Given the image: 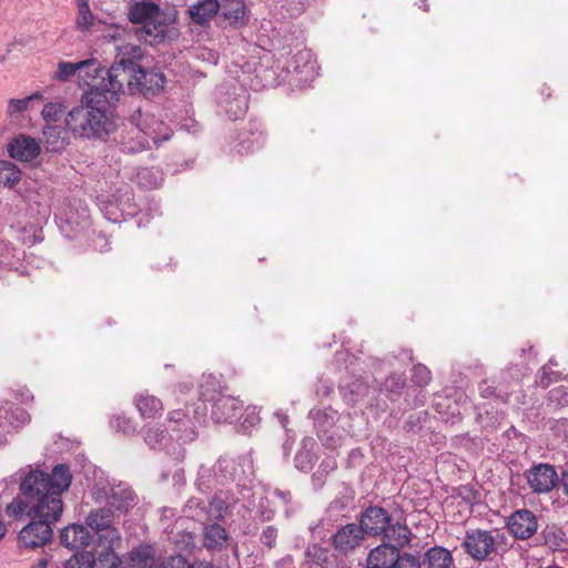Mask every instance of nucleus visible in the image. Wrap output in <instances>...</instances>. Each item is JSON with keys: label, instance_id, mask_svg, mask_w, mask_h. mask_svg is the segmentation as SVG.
Returning a JSON list of instances; mask_svg holds the SVG:
<instances>
[{"label": "nucleus", "instance_id": "ea45409f", "mask_svg": "<svg viewBox=\"0 0 568 568\" xmlns=\"http://www.w3.org/2000/svg\"><path fill=\"white\" fill-rule=\"evenodd\" d=\"M42 100V94L36 92L24 99H11L8 103V114L14 116L29 109L32 102Z\"/></svg>", "mask_w": 568, "mask_h": 568}, {"label": "nucleus", "instance_id": "5fc2aeb1", "mask_svg": "<svg viewBox=\"0 0 568 568\" xmlns=\"http://www.w3.org/2000/svg\"><path fill=\"white\" fill-rule=\"evenodd\" d=\"M405 386V379L402 376H396L387 379L386 387L392 392L395 389H400Z\"/></svg>", "mask_w": 568, "mask_h": 568}, {"label": "nucleus", "instance_id": "e2e57ef3", "mask_svg": "<svg viewBox=\"0 0 568 568\" xmlns=\"http://www.w3.org/2000/svg\"><path fill=\"white\" fill-rule=\"evenodd\" d=\"M258 416L255 414L247 415L246 420H248L250 425H255L258 422Z\"/></svg>", "mask_w": 568, "mask_h": 568}, {"label": "nucleus", "instance_id": "9d476101", "mask_svg": "<svg viewBox=\"0 0 568 568\" xmlns=\"http://www.w3.org/2000/svg\"><path fill=\"white\" fill-rule=\"evenodd\" d=\"M136 504V495L128 483L113 484L109 493V516L126 514Z\"/></svg>", "mask_w": 568, "mask_h": 568}, {"label": "nucleus", "instance_id": "4d7b16f0", "mask_svg": "<svg viewBox=\"0 0 568 568\" xmlns=\"http://www.w3.org/2000/svg\"><path fill=\"white\" fill-rule=\"evenodd\" d=\"M559 483L561 484L564 494L568 497V466L562 469L559 476Z\"/></svg>", "mask_w": 568, "mask_h": 568}, {"label": "nucleus", "instance_id": "9b49d317", "mask_svg": "<svg viewBox=\"0 0 568 568\" xmlns=\"http://www.w3.org/2000/svg\"><path fill=\"white\" fill-rule=\"evenodd\" d=\"M310 416L314 420V426L317 429V435L323 444L327 447H335L338 439L335 438L334 433L329 430L335 426L338 414L333 408L312 409Z\"/></svg>", "mask_w": 568, "mask_h": 568}, {"label": "nucleus", "instance_id": "a18cd8bd", "mask_svg": "<svg viewBox=\"0 0 568 568\" xmlns=\"http://www.w3.org/2000/svg\"><path fill=\"white\" fill-rule=\"evenodd\" d=\"M63 112L64 106L61 103L50 102L43 106L41 114L45 121L55 122L62 116Z\"/></svg>", "mask_w": 568, "mask_h": 568}, {"label": "nucleus", "instance_id": "c85d7f7f", "mask_svg": "<svg viewBox=\"0 0 568 568\" xmlns=\"http://www.w3.org/2000/svg\"><path fill=\"white\" fill-rule=\"evenodd\" d=\"M160 7L151 1H138L130 7L129 19L133 23L144 24L160 11Z\"/></svg>", "mask_w": 568, "mask_h": 568}, {"label": "nucleus", "instance_id": "4be33fe9", "mask_svg": "<svg viewBox=\"0 0 568 568\" xmlns=\"http://www.w3.org/2000/svg\"><path fill=\"white\" fill-rule=\"evenodd\" d=\"M398 551L399 549L390 544H382L368 552L366 566L367 568H392Z\"/></svg>", "mask_w": 568, "mask_h": 568}, {"label": "nucleus", "instance_id": "2eb2a0df", "mask_svg": "<svg viewBox=\"0 0 568 568\" xmlns=\"http://www.w3.org/2000/svg\"><path fill=\"white\" fill-rule=\"evenodd\" d=\"M133 84L145 97H153L164 89L165 75L158 70L145 71L139 67L133 72Z\"/></svg>", "mask_w": 568, "mask_h": 568}, {"label": "nucleus", "instance_id": "e433bc0d", "mask_svg": "<svg viewBox=\"0 0 568 568\" xmlns=\"http://www.w3.org/2000/svg\"><path fill=\"white\" fill-rule=\"evenodd\" d=\"M301 445V449L295 455V465L301 470H307L313 464L312 450L315 446V440L313 438H304Z\"/></svg>", "mask_w": 568, "mask_h": 568}, {"label": "nucleus", "instance_id": "20e7f679", "mask_svg": "<svg viewBox=\"0 0 568 568\" xmlns=\"http://www.w3.org/2000/svg\"><path fill=\"white\" fill-rule=\"evenodd\" d=\"M200 394L203 402L212 404L211 418L214 423H232L243 408L239 398L222 393L221 384L213 375L204 377Z\"/></svg>", "mask_w": 568, "mask_h": 568}, {"label": "nucleus", "instance_id": "c03bdc74", "mask_svg": "<svg viewBox=\"0 0 568 568\" xmlns=\"http://www.w3.org/2000/svg\"><path fill=\"white\" fill-rule=\"evenodd\" d=\"M432 379L430 371L423 364H417L413 367L412 382L419 386L425 387Z\"/></svg>", "mask_w": 568, "mask_h": 568}, {"label": "nucleus", "instance_id": "69168bd1", "mask_svg": "<svg viewBox=\"0 0 568 568\" xmlns=\"http://www.w3.org/2000/svg\"><path fill=\"white\" fill-rule=\"evenodd\" d=\"M45 567H47V560L41 559V560L38 562V565H37V567H36V568H45Z\"/></svg>", "mask_w": 568, "mask_h": 568}, {"label": "nucleus", "instance_id": "a19ab883", "mask_svg": "<svg viewBox=\"0 0 568 568\" xmlns=\"http://www.w3.org/2000/svg\"><path fill=\"white\" fill-rule=\"evenodd\" d=\"M97 557L91 551L73 555L65 564V568H95Z\"/></svg>", "mask_w": 568, "mask_h": 568}, {"label": "nucleus", "instance_id": "864d4df0", "mask_svg": "<svg viewBox=\"0 0 568 568\" xmlns=\"http://www.w3.org/2000/svg\"><path fill=\"white\" fill-rule=\"evenodd\" d=\"M121 32L125 33L129 38L132 36L131 32H125V30L115 24H109L108 37L113 39L115 42L121 39Z\"/></svg>", "mask_w": 568, "mask_h": 568}, {"label": "nucleus", "instance_id": "37998d69", "mask_svg": "<svg viewBox=\"0 0 568 568\" xmlns=\"http://www.w3.org/2000/svg\"><path fill=\"white\" fill-rule=\"evenodd\" d=\"M185 511L189 516L197 520H204L207 517L206 505L197 498H191L187 500Z\"/></svg>", "mask_w": 568, "mask_h": 568}, {"label": "nucleus", "instance_id": "09e8293b", "mask_svg": "<svg viewBox=\"0 0 568 568\" xmlns=\"http://www.w3.org/2000/svg\"><path fill=\"white\" fill-rule=\"evenodd\" d=\"M557 379V374L550 369L549 365H544L538 375V383L542 387H548L554 381Z\"/></svg>", "mask_w": 568, "mask_h": 568}, {"label": "nucleus", "instance_id": "13d9d810", "mask_svg": "<svg viewBox=\"0 0 568 568\" xmlns=\"http://www.w3.org/2000/svg\"><path fill=\"white\" fill-rule=\"evenodd\" d=\"M187 568H214V567L210 562L200 561V562H194L193 565L189 566Z\"/></svg>", "mask_w": 568, "mask_h": 568}, {"label": "nucleus", "instance_id": "6e6552de", "mask_svg": "<svg viewBox=\"0 0 568 568\" xmlns=\"http://www.w3.org/2000/svg\"><path fill=\"white\" fill-rule=\"evenodd\" d=\"M217 103L230 120H236L247 110V92L242 87L224 85L219 92Z\"/></svg>", "mask_w": 568, "mask_h": 568}, {"label": "nucleus", "instance_id": "dca6fc26", "mask_svg": "<svg viewBox=\"0 0 568 568\" xmlns=\"http://www.w3.org/2000/svg\"><path fill=\"white\" fill-rule=\"evenodd\" d=\"M164 425L176 440L191 442L195 438L194 425L182 409L170 412Z\"/></svg>", "mask_w": 568, "mask_h": 568}, {"label": "nucleus", "instance_id": "5701e85b", "mask_svg": "<svg viewBox=\"0 0 568 568\" xmlns=\"http://www.w3.org/2000/svg\"><path fill=\"white\" fill-rule=\"evenodd\" d=\"M220 10L217 0H201L189 6L187 13L192 22L196 24H205L214 18Z\"/></svg>", "mask_w": 568, "mask_h": 568}, {"label": "nucleus", "instance_id": "f704fd0d", "mask_svg": "<svg viewBox=\"0 0 568 568\" xmlns=\"http://www.w3.org/2000/svg\"><path fill=\"white\" fill-rule=\"evenodd\" d=\"M87 64L90 65L91 63L83 62V60L79 62L60 61L57 65V71L53 74V79L57 81L67 82L75 74H78L79 79L81 69Z\"/></svg>", "mask_w": 568, "mask_h": 568}, {"label": "nucleus", "instance_id": "7c9ffc66", "mask_svg": "<svg viewBox=\"0 0 568 568\" xmlns=\"http://www.w3.org/2000/svg\"><path fill=\"white\" fill-rule=\"evenodd\" d=\"M214 466L223 485L230 480L236 479L240 476L239 466H241V464L234 458L222 456L217 459Z\"/></svg>", "mask_w": 568, "mask_h": 568}, {"label": "nucleus", "instance_id": "6ab92c4d", "mask_svg": "<svg viewBox=\"0 0 568 568\" xmlns=\"http://www.w3.org/2000/svg\"><path fill=\"white\" fill-rule=\"evenodd\" d=\"M8 152L13 159L28 162L40 154V145L36 139L21 134L8 144Z\"/></svg>", "mask_w": 568, "mask_h": 568}, {"label": "nucleus", "instance_id": "cd10ccee", "mask_svg": "<svg viewBox=\"0 0 568 568\" xmlns=\"http://www.w3.org/2000/svg\"><path fill=\"white\" fill-rule=\"evenodd\" d=\"M384 537L397 549L407 546L410 542L412 531L406 524L396 521L389 523L383 532Z\"/></svg>", "mask_w": 568, "mask_h": 568}, {"label": "nucleus", "instance_id": "a211bd4d", "mask_svg": "<svg viewBox=\"0 0 568 568\" xmlns=\"http://www.w3.org/2000/svg\"><path fill=\"white\" fill-rule=\"evenodd\" d=\"M60 541L65 548L79 549L94 544V535L84 526L72 524L62 529Z\"/></svg>", "mask_w": 568, "mask_h": 568}, {"label": "nucleus", "instance_id": "052dcab7", "mask_svg": "<svg viewBox=\"0 0 568 568\" xmlns=\"http://www.w3.org/2000/svg\"><path fill=\"white\" fill-rule=\"evenodd\" d=\"M273 516H274V511L273 510L263 511L261 514V517H262L263 520H272Z\"/></svg>", "mask_w": 568, "mask_h": 568}, {"label": "nucleus", "instance_id": "423d86ee", "mask_svg": "<svg viewBox=\"0 0 568 568\" xmlns=\"http://www.w3.org/2000/svg\"><path fill=\"white\" fill-rule=\"evenodd\" d=\"M130 135L126 139L122 133L115 132L113 140L122 145L124 152L136 153L150 149V140L158 148L160 142L171 138L172 131L162 121L151 118L145 119L142 126L131 129Z\"/></svg>", "mask_w": 568, "mask_h": 568}, {"label": "nucleus", "instance_id": "8fccbe9b", "mask_svg": "<svg viewBox=\"0 0 568 568\" xmlns=\"http://www.w3.org/2000/svg\"><path fill=\"white\" fill-rule=\"evenodd\" d=\"M277 538V529L274 526H267L261 534V542L268 548L275 546Z\"/></svg>", "mask_w": 568, "mask_h": 568}, {"label": "nucleus", "instance_id": "2f4dec72", "mask_svg": "<svg viewBox=\"0 0 568 568\" xmlns=\"http://www.w3.org/2000/svg\"><path fill=\"white\" fill-rule=\"evenodd\" d=\"M163 180V173L159 168H142L136 173V182L144 189H156Z\"/></svg>", "mask_w": 568, "mask_h": 568}, {"label": "nucleus", "instance_id": "ddd939ff", "mask_svg": "<svg viewBox=\"0 0 568 568\" xmlns=\"http://www.w3.org/2000/svg\"><path fill=\"white\" fill-rule=\"evenodd\" d=\"M112 560L110 568H162L156 567L153 558V549L150 546L139 547L128 554L124 566L123 561L116 555L109 551V561Z\"/></svg>", "mask_w": 568, "mask_h": 568}, {"label": "nucleus", "instance_id": "f03ea898", "mask_svg": "<svg viewBox=\"0 0 568 568\" xmlns=\"http://www.w3.org/2000/svg\"><path fill=\"white\" fill-rule=\"evenodd\" d=\"M79 84L89 90L82 101L84 105L73 108L65 119L67 126L80 136H101L106 132V69L95 58L83 60Z\"/></svg>", "mask_w": 568, "mask_h": 568}, {"label": "nucleus", "instance_id": "412c9836", "mask_svg": "<svg viewBox=\"0 0 568 568\" xmlns=\"http://www.w3.org/2000/svg\"><path fill=\"white\" fill-rule=\"evenodd\" d=\"M454 558L452 552L442 546H434L427 549L420 558V568H453Z\"/></svg>", "mask_w": 568, "mask_h": 568}, {"label": "nucleus", "instance_id": "49530a36", "mask_svg": "<svg viewBox=\"0 0 568 568\" xmlns=\"http://www.w3.org/2000/svg\"><path fill=\"white\" fill-rule=\"evenodd\" d=\"M232 8L224 12L229 20L239 21L245 16V6L243 2L236 0L231 3Z\"/></svg>", "mask_w": 568, "mask_h": 568}, {"label": "nucleus", "instance_id": "6e6d98bb", "mask_svg": "<svg viewBox=\"0 0 568 568\" xmlns=\"http://www.w3.org/2000/svg\"><path fill=\"white\" fill-rule=\"evenodd\" d=\"M479 392L481 397L488 398L495 395V387L487 385L486 382H483L479 386Z\"/></svg>", "mask_w": 568, "mask_h": 568}, {"label": "nucleus", "instance_id": "393cba45", "mask_svg": "<svg viewBox=\"0 0 568 568\" xmlns=\"http://www.w3.org/2000/svg\"><path fill=\"white\" fill-rule=\"evenodd\" d=\"M544 545L551 551H568V535L558 525H548L541 532Z\"/></svg>", "mask_w": 568, "mask_h": 568}, {"label": "nucleus", "instance_id": "603ef678", "mask_svg": "<svg viewBox=\"0 0 568 568\" xmlns=\"http://www.w3.org/2000/svg\"><path fill=\"white\" fill-rule=\"evenodd\" d=\"M274 495L281 500L283 506L286 507L285 508L286 515L290 516L294 511V508L290 505V503H291L290 493L276 489L274 491Z\"/></svg>", "mask_w": 568, "mask_h": 568}, {"label": "nucleus", "instance_id": "4468645a", "mask_svg": "<svg viewBox=\"0 0 568 568\" xmlns=\"http://www.w3.org/2000/svg\"><path fill=\"white\" fill-rule=\"evenodd\" d=\"M507 528L517 539L525 540L537 531V518L535 514L528 509L516 510L509 516Z\"/></svg>", "mask_w": 568, "mask_h": 568}, {"label": "nucleus", "instance_id": "7ed1b4c3", "mask_svg": "<svg viewBox=\"0 0 568 568\" xmlns=\"http://www.w3.org/2000/svg\"><path fill=\"white\" fill-rule=\"evenodd\" d=\"M114 50V60L109 67V93L123 91L124 83L132 88L133 72L144 55L142 48L131 42L116 43Z\"/></svg>", "mask_w": 568, "mask_h": 568}, {"label": "nucleus", "instance_id": "f3484780", "mask_svg": "<svg viewBox=\"0 0 568 568\" xmlns=\"http://www.w3.org/2000/svg\"><path fill=\"white\" fill-rule=\"evenodd\" d=\"M364 538V532L356 524H347L341 527L333 536L335 549L346 554L359 546Z\"/></svg>", "mask_w": 568, "mask_h": 568}, {"label": "nucleus", "instance_id": "c756f323", "mask_svg": "<svg viewBox=\"0 0 568 568\" xmlns=\"http://www.w3.org/2000/svg\"><path fill=\"white\" fill-rule=\"evenodd\" d=\"M306 568H327L329 561V549L317 545H308L304 551Z\"/></svg>", "mask_w": 568, "mask_h": 568}, {"label": "nucleus", "instance_id": "1a4fd4ad", "mask_svg": "<svg viewBox=\"0 0 568 568\" xmlns=\"http://www.w3.org/2000/svg\"><path fill=\"white\" fill-rule=\"evenodd\" d=\"M171 21V18L160 10L158 14L148 20L141 28L134 29L133 36L152 45L162 43L169 37Z\"/></svg>", "mask_w": 568, "mask_h": 568}, {"label": "nucleus", "instance_id": "58836bf2", "mask_svg": "<svg viewBox=\"0 0 568 568\" xmlns=\"http://www.w3.org/2000/svg\"><path fill=\"white\" fill-rule=\"evenodd\" d=\"M21 180V172L13 163L0 161V184L12 187Z\"/></svg>", "mask_w": 568, "mask_h": 568}, {"label": "nucleus", "instance_id": "0eeeda50", "mask_svg": "<svg viewBox=\"0 0 568 568\" xmlns=\"http://www.w3.org/2000/svg\"><path fill=\"white\" fill-rule=\"evenodd\" d=\"M525 478L531 491L538 495L550 493L559 483L556 468L546 463L531 466L525 473Z\"/></svg>", "mask_w": 568, "mask_h": 568}, {"label": "nucleus", "instance_id": "72a5a7b5", "mask_svg": "<svg viewBox=\"0 0 568 568\" xmlns=\"http://www.w3.org/2000/svg\"><path fill=\"white\" fill-rule=\"evenodd\" d=\"M62 129L47 125L43 129L44 145L49 152H59L64 149L65 139L61 135Z\"/></svg>", "mask_w": 568, "mask_h": 568}, {"label": "nucleus", "instance_id": "f257e3e1", "mask_svg": "<svg viewBox=\"0 0 568 568\" xmlns=\"http://www.w3.org/2000/svg\"><path fill=\"white\" fill-rule=\"evenodd\" d=\"M72 474L69 466L57 465L51 474L30 470L20 483V496L7 505L9 517L31 518L19 534V541L24 548L44 546L52 538L51 524L58 521L63 511L61 495L69 489Z\"/></svg>", "mask_w": 568, "mask_h": 568}, {"label": "nucleus", "instance_id": "473e14b6", "mask_svg": "<svg viewBox=\"0 0 568 568\" xmlns=\"http://www.w3.org/2000/svg\"><path fill=\"white\" fill-rule=\"evenodd\" d=\"M196 485L201 491H206L216 485H223L215 466L202 465L197 473Z\"/></svg>", "mask_w": 568, "mask_h": 568}, {"label": "nucleus", "instance_id": "bb28decb", "mask_svg": "<svg viewBox=\"0 0 568 568\" xmlns=\"http://www.w3.org/2000/svg\"><path fill=\"white\" fill-rule=\"evenodd\" d=\"M143 437L144 442L153 449L164 448L172 439H175L164 424L146 427Z\"/></svg>", "mask_w": 568, "mask_h": 568}, {"label": "nucleus", "instance_id": "680f3d73", "mask_svg": "<svg viewBox=\"0 0 568 568\" xmlns=\"http://www.w3.org/2000/svg\"><path fill=\"white\" fill-rule=\"evenodd\" d=\"M215 504H217V506H216V509H217V511H219L217 517H220V516H221V511H222V509H223L222 501H220V500H217V499H215V498H214V499L211 501V506H213V505H215Z\"/></svg>", "mask_w": 568, "mask_h": 568}, {"label": "nucleus", "instance_id": "b1692460", "mask_svg": "<svg viewBox=\"0 0 568 568\" xmlns=\"http://www.w3.org/2000/svg\"><path fill=\"white\" fill-rule=\"evenodd\" d=\"M134 405L143 418H155L163 410V403L148 390L134 396Z\"/></svg>", "mask_w": 568, "mask_h": 568}, {"label": "nucleus", "instance_id": "774afa93", "mask_svg": "<svg viewBox=\"0 0 568 568\" xmlns=\"http://www.w3.org/2000/svg\"><path fill=\"white\" fill-rule=\"evenodd\" d=\"M540 568H561V567H559L556 564H552V565H549V566H546V567H540Z\"/></svg>", "mask_w": 568, "mask_h": 568}, {"label": "nucleus", "instance_id": "338daca9", "mask_svg": "<svg viewBox=\"0 0 568 568\" xmlns=\"http://www.w3.org/2000/svg\"><path fill=\"white\" fill-rule=\"evenodd\" d=\"M32 398V395L29 394V392H27L26 395H23V399L22 400H29Z\"/></svg>", "mask_w": 568, "mask_h": 568}, {"label": "nucleus", "instance_id": "a878e982", "mask_svg": "<svg viewBox=\"0 0 568 568\" xmlns=\"http://www.w3.org/2000/svg\"><path fill=\"white\" fill-rule=\"evenodd\" d=\"M84 527L94 535V544L101 542L106 532V509H92L85 517Z\"/></svg>", "mask_w": 568, "mask_h": 568}, {"label": "nucleus", "instance_id": "de8ad7c7", "mask_svg": "<svg viewBox=\"0 0 568 568\" xmlns=\"http://www.w3.org/2000/svg\"><path fill=\"white\" fill-rule=\"evenodd\" d=\"M115 427L125 435L132 434L136 429L135 423L131 418L123 416L115 417Z\"/></svg>", "mask_w": 568, "mask_h": 568}, {"label": "nucleus", "instance_id": "0e129e2a", "mask_svg": "<svg viewBox=\"0 0 568 568\" xmlns=\"http://www.w3.org/2000/svg\"><path fill=\"white\" fill-rule=\"evenodd\" d=\"M7 532V527L2 520H0V540L4 537Z\"/></svg>", "mask_w": 568, "mask_h": 568}, {"label": "nucleus", "instance_id": "79ce46f5", "mask_svg": "<svg viewBox=\"0 0 568 568\" xmlns=\"http://www.w3.org/2000/svg\"><path fill=\"white\" fill-rule=\"evenodd\" d=\"M392 568H420V558L409 552L398 551Z\"/></svg>", "mask_w": 568, "mask_h": 568}, {"label": "nucleus", "instance_id": "bf43d9fd", "mask_svg": "<svg viewBox=\"0 0 568 568\" xmlns=\"http://www.w3.org/2000/svg\"><path fill=\"white\" fill-rule=\"evenodd\" d=\"M108 536H109V540H113V539H119V535H118V531L116 529L112 528L111 525L109 524V532H108Z\"/></svg>", "mask_w": 568, "mask_h": 568}, {"label": "nucleus", "instance_id": "39448f33", "mask_svg": "<svg viewBox=\"0 0 568 568\" xmlns=\"http://www.w3.org/2000/svg\"><path fill=\"white\" fill-rule=\"evenodd\" d=\"M462 547L470 558L485 561L508 548L507 536L498 529L467 530Z\"/></svg>", "mask_w": 568, "mask_h": 568}, {"label": "nucleus", "instance_id": "3c124183", "mask_svg": "<svg viewBox=\"0 0 568 568\" xmlns=\"http://www.w3.org/2000/svg\"><path fill=\"white\" fill-rule=\"evenodd\" d=\"M551 398L560 406H568V384L560 385L550 392Z\"/></svg>", "mask_w": 568, "mask_h": 568}, {"label": "nucleus", "instance_id": "f8f14e48", "mask_svg": "<svg viewBox=\"0 0 568 568\" xmlns=\"http://www.w3.org/2000/svg\"><path fill=\"white\" fill-rule=\"evenodd\" d=\"M390 523L388 513L379 506H369L359 518V527L364 534L381 536Z\"/></svg>", "mask_w": 568, "mask_h": 568}, {"label": "nucleus", "instance_id": "aec40b11", "mask_svg": "<svg viewBox=\"0 0 568 568\" xmlns=\"http://www.w3.org/2000/svg\"><path fill=\"white\" fill-rule=\"evenodd\" d=\"M30 419L29 414L20 407H14L6 403L0 407V432L8 433L11 428H18L27 424Z\"/></svg>", "mask_w": 568, "mask_h": 568}, {"label": "nucleus", "instance_id": "c9c22d12", "mask_svg": "<svg viewBox=\"0 0 568 568\" xmlns=\"http://www.w3.org/2000/svg\"><path fill=\"white\" fill-rule=\"evenodd\" d=\"M226 538V530L221 525H210L204 531V546L209 549L220 548L225 544Z\"/></svg>", "mask_w": 568, "mask_h": 568}, {"label": "nucleus", "instance_id": "4c0bfd02", "mask_svg": "<svg viewBox=\"0 0 568 568\" xmlns=\"http://www.w3.org/2000/svg\"><path fill=\"white\" fill-rule=\"evenodd\" d=\"M79 13L75 21L77 28L81 31H88L95 20L102 21L99 17H95L90 7L89 0H78Z\"/></svg>", "mask_w": 568, "mask_h": 568}]
</instances>
